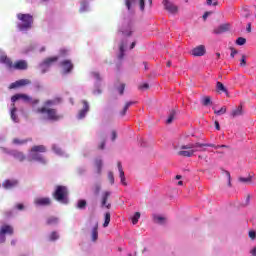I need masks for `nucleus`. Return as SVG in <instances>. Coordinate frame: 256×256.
Returning <instances> with one entry per match:
<instances>
[{
  "label": "nucleus",
  "mask_w": 256,
  "mask_h": 256,
  "mask_svg": "<svg viewBox=\"0 0 256 256\" xmlns=\"http://www.w3.org/2000/svg\"><path fill=\"white\" fill-rule=\"evenodd\" d=\"M115 139H117V132L112 131V141H115Z\"/></svg>",
  "instance_id": "obj_62"
},
{
  "label": "nucleus",
  "mask_w": 256,
  "mask_h": 256,
  "mask_svg": "<svg viewBox=\"0 0 256 256\" xmlns=\"http://www.w3.org/2000/svg\"><path fill=\"white\" fill-rule=\"evenodd\" d=\"M0 61H1V63H5L6 66L8 67V69H13L14 64H13V61L10 60L9 57H7V56H1V57H0Z\"/></svg>",
  "instance_id": "obj_22"
},
{
  "label": "nucleus",
  "mask_w": 256,
  "mask_h": 256,
  "mask_svg": "<svg viewBox=\"0 0 256 256\" xmlns=\"http://www.w3.org/2000/svg\"><path fill=\"white\" fill-rule=\"evenodd\" d=\"M117 167H118L119 173H124V171H123V166L121 165V162H118V163H117Z\"/></svg>",
  "instance_id": "obj_56"
},
{
  "label": "nucleus",
  "mask_w": 256,
  "mask_h": 256,
  "mask_svg": "<svg viewBox=\"0 0 256 256\" xmlns=\"http://www.w3.org/2000/svg\"><path fill=\"white\" fill-rule=\"evenodd\" d=\"M231 25L229 23L222 24L218 26L217 28H214L213 33L215 35H221V33H227L229 31Z\"/></svg>",
  "instance_id": "obj_12"
},
{
  "label": "nucleus",
  "mask_w": 256,
  "mask_h": 256,
  "mask_svg": "<svg viewBox=\"0 0 256 256\" xmlns=\"http://www.w3.org/2000/svg\"><path fill=\"white\" fill-rule=\"evenodd\" d=\"M118 92L120 95H123V93H125V84L120 85V87L118 88Z\"/></svg>",
  "instance_id": "obj_50"
},
{
  "label": "nucleus",
  "mask_w": 256,
  "mask_h": 256,
  "mask_svg": "<svg viewBox=\"0 0 256 256\" xmlns=\"http://www.w3.org/2000/svg\"><path fill=\"white\" fill-rule=\"evenodd\" d=\"M225 175L228 179V187H231V173H229V171H225Z\"/></svg>",
  "instance_id": "obj_49"
},
{
  "label": "nucleus",
  "mask_w": 256,
  "mask_h": 256,
  "mask_svg": "<svg viewBox=\"0 0 256 256\" xmlns=\"http://www.w3.org/2000/svg\"><path fill=\"white\" fill-rule=\"evenodd\" d=\"M15 208L18 209V211H23V209H25V206L23 204H16Z\"/></svg>",
  "instance_id": "obj_55"
},
{
  "label": "nucleus",
  "mask_w": 256,
  "mask_h": 256,
  "mask_svg": "<svg viewBox=\"0 0 256 256\" xmlns=\"http://www.w3.org/2000/svg\"><path fill=\"white\" fill-rule=\"evenodd\" d=\"M214 125H215V128L217 129V131H221V126L219 125V121H215Z\"/></svg>",
  "instance_id": "obj_60"
},
{
  "label": "nucleus",
  "mask_w": 256,
  "mask_h": 256,
  "mask_svg": "<svg viewBox=\"0 0 256 256\" xmlns=\"http://www.w3.org/2000/svg\"><path fill=\"white\" fill-rule=\"evenodd\" d=\"M175 117H177V111L175 109L170 110L168 119L166 120L167 125H171L175 121Z\"/></svg>",
  "instance_id": "obj_24"
},
{
  "label": "nucleus",
  "mask_w": 256,
  "mask_h": 256,
  "mask_svg": "<svg viewBox=\"0 0 256 256\" xmlns=\"http://www.w3.org/2000/svg\"><path fill=\"white\" fill-rule=\"evenodd\" d=\"M19 99H22L24 101V103H30V105H33V106L39 105V103H40L39 99H37V98L33 99V97H31L27 94H16L11 97L12 103L19 101Z\"/></svg>",
  "instance_id": "obj_5"
},
{
  "label": "nucleus",
  "mask_w": 256,
  "mask_h": 256,
  "mask_svg": "<svg viewBox=\"0 0 256 256\" xmlns=\"http://www.w3.org/2000/svg\"><path fill=\"white\" fill-rule=\"evenodd\" d=\"M59 239V234L55 231L51 232L49 235V241H57Z\"/></svg>",
  "instance_id": "obj_37"
},
{
  "label": "nucleus",
  "mask_w": 256,
  "mask_h": 256,
  "mask_svg": "<svg viewBox=\"0 0 256 256\" xmlns=\"http://www.w3.org/2000/svg\"><path fill=\"white\" fill-rule=\"evenodd\" d=\"M94 167H95V172L97 173V175H101V173L103 171V160H101V158H96L94 160Z\"/></svg>",
  "instance_id": "obj_18"
},
{
  "label": "nucleus",
  "mask_w": 256,
  "mask_h": 256,
  "mask_svg": "<svg viewBox=\"0 0 256 256\" xmlns=\"http://www.w3.org/2000/svg\"><path fill=\"white\" fill-rule=\"evenodd\" d=\"M109 223H111V213L107 212L105 214V220L103 223V227H109Z\"/></svg>",
  "instance_id": "obj_34"
},
{
  "label": "nucleus",
  "mask_w": 256,
  "mask_h": 256,
  "mask_svg": "<svg viewBox=\"0 0 256 256\" xmlns=\"http://www.w3.org/2000/svg\"><path fill=\"white\" fill-rule=\"evenodd\" d=\"M251 254H252L253 256H256V247L251 251Z\"/></svg>",
  "instance_id": "obj_64"
},
{
  "label": "nucleus",
  "mask_w": 256,
  "mask_h": 256,
  "mask_svg": "<svg viewBox=\"0 0 256 256\" xmlns=\"http://www.w3.org/2000/svg\"><path fill=\"white\" fill-rule=\"evenodd\" d=\"M216 91H218V93H228L227 88L221 82L216 83Z\"/></svg>",
  "instance_id": "obj_28"
},
{
  "label": "nucleus",
  "mask_w": 256,
  "mask_h": 256,
  "mask_svg": "<svg viewBox=\"0 0 256 256\" xmlns=\"http://www.w3.org/2000/svg\"><path fill=\"white\" fill-rule=\"evenodd\" d=\"M138 89L140 91H143L145 89H149V84H147V83L141 84V85L138 86Z\"/></svg>",
  "instance_id": "obj_48"
},
{
  "label": "nucleus",
  "mask_w": 256,
  "mask_h": 256,
  "mask_svg": "<svg viewBox=\"0 0 256 256\" xmlns=\"http://www.w3.org/2000/svg\"><path fill=\"white\" fill-rule=\"evenodd\" d=\"M163 5H164L166 11H168V13H171L172 15H175L177 13V11H179L177 6H175V4L169 2L168 0H164Z\"/></svg>",
  "instance_id": "obj_9"
},
{
  "label": "nucleus",
  "mask_w": 256,
  "mask_h": 256,
  "mask_svg": "<svg viewBox=\"0 0 256 256\" xmlns=\"http://www.w3.org/2000/svg\"><path fill=\"white\" fill-rule=\"evenodd\" d=\"M251 179H252L251 176H249V177H247V178L240 177V178H239V181H240L241 183H251Z\"/></svg>",
  "instance_id": "obj_45"
},
{
  "label": "nucleus",
  "mask_w": 256,
  "mask_h": 256,
  "mask_svg": "<svg viewBox=\"0 0 256 256\" xmlns=\"http://www.w3.org/2000/svg\"><path fill=\"white\" fill-rule=\"evenodd\" d=\"M61 97H55L54 99H49L44 102V106L39 107L35 110L38 115H43L46 121H60L63 116L57 112V109L51 108L54 105H59L61 103Z\"/></svg>",
  "instance_id": "obj_1"
},
{
  "label": "nucleus",
  "mask_w": 256,
  "mask_h": 256,
  "mask_svg": "<svg viewBox=\"0 0 256 256\" xmlns=\"http://www.w3.org/2000/svg\"><path fill=\"white\" fill-rule=\"evenodd\" d=\"M60 66L63 69V74L64 75H67V74L71 73V71H73V67H74L73 62H71V60H63L60 63Z\"/></svg>",
  "instance_id": "obj_6"
},
{
  "label": "nucleus",
  "mask_w": 256,
  "mask_h": 256,
  "mask_svg": "<svg viewBox=\"0 0 256 256\" xmlns=\"http://www.w3.org/2000/svg\"><path fill=\"white\" fill-rule=\"evenodd\" d=\"M57 61H59V57H57V56L46 58L40 64V67H51V65H53V63H57Z\"/></svg>",
  "instance_id": "obj_14"
},
{
  "label": "nucleus",
  "mask_w": 256,
  "mask_h": 256,
  "mask_svg": "<svg viewBox=\"0 0 256 256\" xmlns=\"http://www.w3.org/2000/svg\"><path fill=\"white\" fill-rule=\"evenodd\" d=\"M25 85H31V80L21 79L10 85V89H16V87H25Z\"/></svg>",
  "instance_id": "obj_13"
},
{
  "label": "nucleus",
  "mask_w": 256,
  "mask_h": 256,
  "mask_svg": "<svg viewBox=\"0 0 256 256\" xmlns=\"http://www.w3.org/2000/svg\"><path fill=\"white\" fill-rule=\"evenodd\" d=\"M207 5H213V7H217L219 2L217 0H206Z\"/></svg>",
  "instance_id": "obj_43"
},
{
  "label": "nucleus",
  "mask_w": 256,
  "mask_h": 256,
  "mask_svg": "<svg viewBox=\"0 0 256 256\" xmlns=\"http://www.w3.org/2000/svg\"><path fill=\"white\" fill-rule=\"evenodd\" d=\"M119 175H120L122 185L126 186L127 182L125 181V172L119 173Z\"/></svg>",
  "instance_id": "obj_46"
},
{
  "label": "nucleus",
  "mask_w": 256,
  "mask_h": 256,
  "mask_svg": "<svg viewBox=\"0 0 256 256\" xmlns=\"http://www.w3.org/2000/svg\"><path fill=\"white\" fill-rule=\"evenodd\" d=\"M93 192L96 195H99V193H101V184L96 183L93 187Z\"/></svg>",
  "instance_id": "obj_38"
},
{
  "label": "nucleus",
  "mask_w": 256,
  "mask_h": 256,
  "mask_svg": "<svg viewBox=\"0 0 256 256\" xmlns=\"http://www.w3.org/2000/svg\"><path fill=\"white\" fill-rule=\"evenodd\" d=\"M83 11H87V2L81 3L80 12L83 13Z\"/></svg>",
  "instance_id": "obj_51"
},
{
  "label": "nucleus",
  "mask_w": 256,
  "mask_h": 256,
  "mask_svg": "<svg viewBox=\"0 0 256 256\" xmlns=\"http://www.w3.org/2000/svg\"><path fill=\"white\" fill-rule=\"evenodd\" d=\"M16 113H17V108L15 107V103H13L10 115H11V119H12V121H14V123H17V121H18Z\"/></svg>",
  "instance_id": "obj_29"
},
{
  "label": "nucleus",
  "mask_w": 256,
  "mask_h": 256,
  "mask_svg": "<svg viewBox=\"0 0 256 256\" xmlns=\"http://www.w3.org/2000/svg\"><path fill=\"white\" fill-rule=\"evenodd\" d=\"M215 115H225L227 113V107L223 106L220 110L214 111Z\"/></svg>",
  "instance_id": "obj_40"
},
{
  "label": "nucleus",
  "mask_w": 256,
  "mask_h": 256,
  "mask_svg": "<svg viewBox=\"0 0 256 256\" xmlns=\"http://www.w3.org/2000/svg\"><path fill=\"white\" fill-rule=\"evenodd\" d=\"M54 199L60 203H67V197H69V190L65 186H57L53 194Z\"/></svg>",
  "instance_id": "obj_4"
},
{
  "label": "nucleus",
  "mask_w": 256,
  "mask_h": 256,
  "mask_svg": "<svg viewBox=\"0 0 256 256\" xmlns=\"http://www.w3.org/2000/svg\"><path fill=\"white\" fill-rule=\"evenodd\" d=\"M31 159L32 161H37L38 163H41V165L47 164V160H45V158L39 153H32Z\"/></svg>",
  "instance_id": "obj_19"
},
{
  "label": "nucleus",
  "mask_w": 256,
  "mask_h": 256,
  "mask_svg": "<svg viewBox=\"0 0 256 256\" xmlns=\"http://www.w3.org/2000/svg\"><path fill=\"white\" fill-rule=\"evenodd\" d=\"M245 43H247V39L243 38V37H239L236 40V45H245Z\"/></svg>",
  "instance_id": "obj_41"
},
{
  "label": "nucleus",
  "mask_w": 256,
  "mask_h": 256,
  "mask_svg": "<svg viewBox=\"0 0 256 256\" xmlns=\"http://www.w3.org/2000/svg\"><path fill=\"white\" fill-rule=\"evenodd\" d=\"M12 155L15 159H17V161H20V163H23V161L26 159V157L23 155V152L20 151H14Z\"/></svg>",
  "instance_id": "obj_25"
},
{
  "label": "nucleus",
  "mask_w": 256,
  "mask_h": 256,
  "mask_svg": "<svg viewBox=\"0 0 256 256\" xmlns=\"http://www.w3.org/2000/svg\"><path fill=\"white\" fill-rule=\"evenodd\" d=\"M98 227H99V224H96L92 230V241H97V239L99 237Z\"/></svg>",
  "instance_id": "obj_31"
},
{
  "label": "nucleus",
  "mask_w": 256,
  "mask_h": 256,
  "mask_svg": "<svg viewBox=\"0 0 256 256\" xmlns=\"http://www.w3.org/2000/svg\"><path fill=\"white\" fill-rule=\"evenodd\" d=\"M212 104H213V102L211 101V97L210 96H204L202 98V105L204 107H208V105H212Z\"/></svg>",
  "instance_id": "obj_33"
},
{
  "label": "nucleus",
  "mask_w": 256,
  "mask_h": 256,
  "mask_svg": "<svg viewBox=\"0 0 256 256\" xmlns=\"http://www.w3.org/2000/svg\"><path fill=\"white\" fill-rule=\"evenodd\" d=\"M17 19L21 21V23L17 25L19 31H29V29L33 27V15L19 13L17 14Z\"/></svg>",
  "instance_id": "obj_2"
},
{
  "label": "nucleus",
  "mask_w": 256,
  "mask_h": 256,
  "mask_svg": "<svg viewBox=\"0 0 256 256\" xmlns=\"http://www.w3.org/2000/svg\"><path fill=\"white\" fill-rule=\"evenodd\" d=\"M141 218V213L136 212L134 216L132 217V223L133 225H137L139 223V219Z\"/></svg>",
  "instance_id": "obj_36"
},
{
  "label": "nucleus",
  "mask_w": 256,
  "mask_h": 256,
  "mask_svg": "<svg viewBox=\"0 0 256 256\" xmlns=\"http://www.w3.org/2000/svg\"><path fill=\"white\" fill-rule=\"evenodd\" d=\"M29 65L27 64V61L25 60H18L14 63V66L12 69L15 71H25L27 70Z\"/></svg>",
  "instance_id": "obj_8"
},
{
  "label": "nucleus",
  "mask_w": 256,
  "mask_h": 256,
  "mask_svg": "<svg viewBox=\"0 0 256 256\" xmlns=\"http://www.w3.org/2000/svg\"><path fill=\"white\" fill-rule=\"evenodd\" d=\"M47 151V147L44 145H36L31 148V153H45Z\"/></svg>",
  "instance_id": "obj_21"
},
{
  "label": "nucleus",
  "mask_w": 256,
  "mask_h": 256,
  "mask_svg": "<svg viewBox=\"0 0 256 256\" xmlns=\"http://www.w3.org/2000/svg\"><path fill=\"white\" fill-rule=\"evenodd\" d=\"M108 180L110 181L111 185L115 183V177L113 176V172H108Z\"/></svg>",
  "instance_id": "obj_44"
},
{
  "label": "nucleus",
  "mask_w": 256,
  "mask_h": 256,
  "mask_svg": "<svg viewBox=\"0 0 256 256\" xmlns=\"http://www.w3.org/2000/svg\"><path fill=\"white\" fill-rule=\"evenodd\" d=\"M78 209H85L87 207V201L85 200H79L77 203Z\"/></svg>",
  "instance_id": "obj_39"
},
{
  "label": "nucleus",
  "mask_w": 256,
  "mask_h": 256,
  "mask_svg": "<svg viewBox=\"0 0 256 256\" xmlns=\"http://www.w3.org/2000/svg\"><path fill=\"white\" fill-rule=\"evenodd\" d=\"M125 5H126L128 11H131V0H125Z\"/></svg>",
  "instance_id": "obj_54"
},
{
  "label": "nucleus",
  "mask_w": 256,
  "mask_h": 256,
  "mask_svg": "<svg viewBox=\"0 0 256 256\" xmlns=\"http://www.w3.org/2000/svg\"><path fill=\"white\" fill-rule=\"evenodd\" d=\"M5 234L0 232V243H5Z\"/></svg>",
  "instance_id": "obj_58"
},
{
  "label": "nucleus",
  "mask_w": 256,
  "mask_h": 256,
  "mask_svg": "<svg viewBox=\"0 0 256 256\" xmlns=\"http://www.w3.org/2000/svg\"><path fill=\"white\" fill-rule=\"evenodd\" d=\"M206 52L207 50L205 49V46L199 45L192 49L191 55H193V57H203V55H205Z\"/></svg>",
  "instance_id": "obj_7"
},
{
  "label": "nucleus",
  "mask_w": 256,
  "mask_h": 256,
  "mask_svg": "<svg viewBox=\"0 0 256 256\" xmlns=\"http://www.w3.org/2000/svg\"><path fill=\"white\" fill-rule=\"evenodd\" d=\"M140 9L141 11L145 10V0H140Z\"/></svg>",
  "instance_id": "obj_57"
},
{
  "label": "nucleus",
  "mask_w": 256,
  "mask_h": 256,
  "mask_svg": "<svg viewBox=\"0 0 256 256\" xmlns=\"http://www.w3.org/2000/svg\"><path fill=\"white\" fill-rule=\"evenodd\" d=\"M0 233H2L3 235H13L14 233L13 226H10V225L2 226L0 229Z\"/></svg>",
  "instance_id": "obj_20"
},
{
  "label": "nucleus",
  "mask_w": 256,
  "mask_h": 256,
  "mask_svg": "<svg viewBox=\"0 0 256 256\" xmlns=\"http://www.w3.org/2000/svg\"><path fill=\"white\" fill-rule=\"evenodd\" d=\"M231 115L232 117H239L240 115H243V106L240 105L236 109L232 110Z\"/></svg>",
  "instance_id": "obj_27"
},
{
  "label": "nucleus",
  "mask_w": 256,
  "mask_h": 256,
  "mask_svg": "<svg viewBox=\"0 0 256 256\" xmlns=\"http://www.w3.org/2000/svg\"><path fill=\"white\" fill-rule=\"evenodd\" d=\"M59 223V218L55 216H50L46 220V225H57Z\"/></svg>",
  "instance_id": "obj_30"
},
{
  "label": "nucleus",
  "mask_w": 256,
  "mask_h": 256,
  "mask_svg": "<svg viewBox=\"0 0 256 256\" xmlns=\"http://www.w3.org/2000/svg\"><path fill=\"white\" fill-rule=\"evenodd\" d=\"M194 147H213L214 149H229L227 145H215V144H207V143H199L197 142Z\"/></svg>",
  "instance_id": "obj_15"
},
{
  "label": "nucleus",
  "mask_w": 256,
  "mask_h": 256,
  "mask_svg": "<svg viewBox=\"0 0 256 256\" xmlns=\"http://www.w3.org/2000/svg\"><path fill=\"white\" fill-rule=\"evenodd\" d=\"M209 15H211V12H205L204 15L202 16L204 21L207 20V17H209Z\"/></svg>",
  "instance_id": "obj_61"
},
{
  "label": "nucleus",
  "mask_w": 256,
  "mask_h": 256,
  "mask_svg": "<svg viewBox=\"0 0 256 256\" xmlns=\"http://www.w3.org/2000/svg\"><path fill=\"white\" fill-rule=\"evenodd\" d=\"M94 79H97V81H101V75H99L98 72H94L93 74Z\"/></svg>",
  "instance_id": "obj_53"
},
{
  "label": "nucleus",
  "mask_w": 256,
  "mask_h": 256,
  "mask_svg": "<svg viewBox=\"0 0 256 256\" xmlns=\"http://www.w3.org/2000/svg\"><path fill=\"white\" fill-rule=\"evenodd\" d=\"M166 218L159 215H154V223H158L159 225L165 224Z\"/></svg>",
  "instance_id": "obj_32"
},
{
  "label": "nucleus",
  "mask_w": 256,
  "mask_h": 256,
  "mask_svg": "<svg viewBox=\"0 0 256 256\" xmlns=\"http://www.w3.org/2000/svg\"><path fill=\"white\" fill-rule=\"evenodd\" d=\"M111 197L110 191H104L101 196V205L106 209H111V203H107V200Z\"/></svg>",
  "instance_id": "obj_10"
},
{
  "label": "nucleus",
  "mask_w": 256,
  "mask_h": 256,
  "mask_svg": "<svg viewBox=\"0 0 256 256\" xmlns=\"http://www.w3.org/2000/svg\"><path fill=\"white\" fill-rule=\"evenodd\" d=\"M230 51H231V54H230V57H232V59L237 55V50L233 47H230Z\"/></svg>",
  "instance_id": "obj_52"
},
{
  "label": "nucleus",
  "mask_w": 256,
  "mask_h": 256,
  "mask_svg": "<svg viewBox=\"0 0 256 256\" xmlns=\"http://www.w3.org/2000/svg\"><path fill=\"white\" fill-rule=\"evenodd\" d=\"M247 66V58L245 55H242V58L240 60V67H246Z\"/></svg>",
  "instance_id": "obj_42"
},
{
  "label": "nucleus",
  "mask_w": 256,
  "mask_h": 256,
  "mask_svg": "<svg viewBox=\"0 0 256 256\" xmlns=\"http://www.w3.org/2000/svg\"><path fill=\"white\" fill-rule=\"evenodd\" d=\"M17 185H19V181L18 180H5L3 183H2V187L4 189H13L14 187H17Z\"/></svg>",
  "instance_id": "obj_16"
},
{
  "label": "nucleus",
  "mask_w": 256,
  "mask_h": 256,
  "mask_svg": "<svg viewBox=\"0 0 256 256\" xmlns=\"http://www.w3.org/2000/svg\"><path fill=\"white\" fill-rule=\"evenodd\" d=\"M132 105H135V101H129L125 103L123 110L120 111L121 117H125V115H127V111L129 110V107H131Z\"/></svg>",
  "instance_id": "obj_23"
},
{
  "label": "nucleus",
  "mask_w": 256,
  "mask_h": 256,
  "mask_svg": "<svg viewBox=\"0 0 256 256\" xmlns=\"http://www.w3.org/2000/svg\"><path fill=\"white\" fill-rule=\"evenodd\" d=\"M53 151L57 154V155H62L63 151L61 150V148H58L57 146H53L52 147Z\"/></svg>",
  "instance_id": "obj_47"
},
{
  "label": "nucleus",
  "mask_w": 256,
  "mask_h": 256,
  "mask_svg": "<svg viewBox=\"0 0 256 256\" xmlns=\"http://www.w3.org/2000/svg\"><path fill=\"white\" fill-rule=\"evenodd\" d=\"M83 109L78 113V119H85V115L89 113V102L87 100H82Z\"/></svg>",
  "instance_id": "obj_11"
},
{
  "label": "nucleus",
  "mask_w": 256,
  "mask_h": 256,
  "mask_svg": "<svg viewBox=\"0 0 256 256\" xmlns=\"http://www.w3.org/2000/svg\"><path fill=\"white\" fill-rule=\"evenodd\" d=\"M35 204L38 205L39 207H47L49 205H51V198H37L35 200Z\"/></svg>",
  "instance_id": "obj_17"
},
{
  "label": "nucleus",
  "mask_w": 256,
  "mask_h": 256,
  "mask_svg": "<svg viewBox=\"0 0 256 256\" xmlns=\"http://www.w3.org/2000/svg\"><path fill=\"white\" fill-rule=\"evenodd\" d=\"M195 145H197V143L182 145L180 147L182 150L178 152V155L180 157H193L197 151H207V149Z\"/></svg>",
  "instance_id": "obj_3"
},
{
  "label": "nucleus",
  "mask_w": 256,
  "mask_h": 256,
  "mask_svg": "<svg viewBox=\"0 0 256 256\" xmlns=\"http://www.w3.org/2000/svg\"><path fill=\"white\" fill-rule=\"evenodd\" d=\"M95 95H101V93H103V91H101V89H97L93 92Z\"/></svg>",
  "instance_id": "obj_63"
},
{
  "label": "nucleus",
  "mask_w": 256,
  "mask_h": 256,
  "mask_svg": "<svg viewBox=\"0 0 256 256\" xmlns=\"http://www.w3.org/2000/svg\"><path fill=\"white\" fill-rule=\"evenodd\" d=\"M249 237H250V239H255V237H256L255 231H250L249 232Z\"/></svg>",
  "instance_id": "obj_59"
},
{
  "label": "nucleus",
  "mask_w": 256,
  "mask_h": 256,
  "mask_svg": "<svg viewBox=\"0 0 256 256\" xmlns=\"http://www.w3.org/2000/svg\"><path fill=\"white\" fill-rule=\"evenodd\" d=\"M119 49L120 53L118 55V59H123V57H125V44L123 42L120 44Z\"/></svg>",
  "instance_id": "obj_35"
},
{
  "label": "nucleus",
  "mask_w": 256,
  "mask_h": 256,
  "mask_svg": "<svg viewBox=\"0 0 256 256\" xmlns=\"http://www.w3.org/2000/svg\"><path fill=\"white\" fill-rule=\"evenodd\" d=\"M29 141H33V139L32 138H28V139L21 140L19 138H14L12 143L14 145H26V143H29Z\"/></svg>",
  "instance_id": "obj_26"
}]
</instances>
